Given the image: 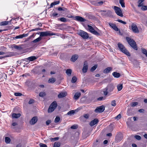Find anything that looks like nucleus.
Returning <instances> with one entry per match:
<instances>
[{
  "instance_id": "f257e3e1",
  "label": "nucleus",
  "mask_w": 147,
  "mask_h": 147,
  "mask_svg": "<svg viewBox=\"0 0 147 147\" xmlns=\"http://www.w3.org/2000/svg\"><path fill=\"white\" fill-rule=\"evenodd\" d=\"M40 34V37H44L47 36H51L52 35H56L59 36V34L58 33H54L51 32V31H47L46 32H41L39 33H37V34Z\"/></svg>"
},
{
  "instance_id": "f03ea898",
  "label": "nucleus",
  "mask_w": 147,
  "mask_h": 147,
  "mask_svg": "<svg viewBox=\"0 0 147 147\" xmlns=\"http://www.w3.org/2000/svg\"><path fill=\"white\" fill-rule=\"evenodd\" d=\"M117 45L120 51L128 56H130V54L123 44L118 43Z\"/></svg>"
},
{
  "instance_id": "7ed1b4c3",
  "label": "nucleus",
  "mask_w": 147,
  "mask_h": 147,
  "mask_svg": "<svg viewBox=\"0 0 147 147\" xmlns=\"http://www.w3.org/2000/svg\"><path fill=\"white\" fill-rule=\"evenodd\" d=\"M126 38L129 45L132 47L135 50L138 49L136 43L134 40L128 37H126Z\"/></svg>"
},
{
  "instance_id": "20e7f679",
  "label": "nucleus",
  "mask_w": 147,
  "mask_h": 147,
  "mask_svg": "<svg viewBox=\"0 0 147 147\" xmlns=\"http://www.w3.org/2000/svg\"><path fill=\"white\" fill-rule=\"evenodd\" d=\"M78 34L84 39H87L89 37L87 33L82 30H80L79 31Z\"/></svg>"
},
{
  "instance_id": "39448f33",
  "label": "nucleus",
  "mask_w": 147,
  "mask_h": 147,
  "mask_svg": "<svg viewBox=\"0 0 147 147\" xmlns=\"http://www.w3.org/2000/svg\"><path fill=\"white\" fill-rule=\"evenodd\" d=\"M57 106V102L55 101L53 102L50 106L48 109V112L51 113L53 111Z\"/></svg>"
},
{
  "instance_id": "423d86ee",
  "label": "nucleus",
  "mask_w": 147,
  "mask_h": 147,
  "mask_svg": "<svg viewBox=\"0 0 147 147\" xmlns=\"http://www.w3.org/2000/svg\"><path fill=\"white\" fill-rule=\"evenodd\" d=\"M57 106V102L55 101L53 102L50 106L48 109V112L51 113L53 111Z\"/></svg>"
},
{
  "instance_id": "0eeeda50",
  "label": "nucleus",
  "mask_w": 147,
  "mask_h": 147,
  "mask_svg": "<svg viewBox=\"0 0 147 147\" xmlns=\"http://www.w3.org/2000/svg\"><path fill=\"white\" fill-rule=\"evenodd\" d=\"M113 9L117 15L121 17L123 16L122 12L120 8L117 6H114L113 7Z\"/></svg>"
},
{
  "instance_id": "6e6552de",
  "label": "nucleus",
  "mask_w": 147,
  "mask_h": 147,
  "mask_svg": "<svg viewBox=\"0 0 147 147\" xmlns=\"http://www.w3.org/2000/svg\"><path fill=\"white\" fill-rule=\"evenodd\" d=\"M87 27L88 29L90 32L96 35L99 36L100 35V34L96 31L92 26L88 25Z\"/></svg>"
},
{
  "instance_id": "1a4fd4ad",
  "label": "nucleus",
  "mask_w": 147,
  "mask_h": 147,
  "mask_svg": "<svg viewBox=\"0 0 147 147\" xmlns=\"http://www.w3.org/2000/svg\"><path fill=\"white\" fill-rule=\"evenodd\" d=\"M105 109V108L104 106H101L97 107L94 111L96 113L102 112Z\"/></svg>"
},
{
  "instance_id": "9d476101",
  "label": "nucleus",
  "mask_w": 147,
  "mask_h": 147,
  "mask_svg": "<svg viewBox=\"0 0 147 147\" xmlns=\"http://www.w3.org/2000/svg\"><path fill=\"white\" fill-rule=\"evenodd\" d=\"M131 29L132 31L135 33H138L139 30L137 26L135 24L133 23L131 25Z\"/></svg>"
},
{
  "instance_id": "9b49d317",
  "label": "nucleus",
  "mask_w": 147,
  "mask_h": 147,
  "mask_svg": "<svg viewBox=\"0 0 147 147\" xmlns=\"http://www.w3.org/2000/svg\"><path fill=\"white\" fill-rule=\"evenodd\" d=\"M114 88L113 85L112 84H110L108 85L107 86L106 88L107 89L108 92L109 93L111 92L113 90Z\"/></svg>"
},
{
  "instance_id": "f8f14e48",
  "label": "nucleus",
  "mask_w": 147,
  "mask_h": 147,
  "mask_svg": "<svg viewBox=\"0 0 147 147\" xmlns=\"http://www.w3.org/2000/svg\"><path fill=\"white\" fill-rule=\"evenodd\" d=\"M123 136L121 134H118L115 137V141L117 142H120L123 139Z\"/></svg>"
},
{
  "instance_id": "ddd939ff",
  "label": "nucleus",
  "mask_w": 147,
  "mask_h": 147,
  "mask_svg": "<svg viewBox=\"0 0 147 147\" xmlns=\"http://www.w3.org/2000/svg\"><path fill=\"white\" fill-rule=\"evenodd\" d=\"M37 117L36 116L34 117L30 121V123L31 125H34L37 122Z\"/></svg>"
},
{
  "instance_id": "4468645a",
  "label": "nucleus",
  "mask_w": 147,
  "mask_h": 147,
  "mask_svg": "<svg viewBox=\"0 0 147 147\" xmlns=\"http://www.w3.org/2000/svg\"><path fill=\"white\" fill-rule=\"evenodd\" d=\"M109 26L113 28L116 31H118L119 30L118 28L117 27V26L115 24L111 22L109 23Z\"/></svg>"
},
{
  "instance_id": "2eb2a0df",
  "label": "nucleus",
  "mask_w": 147,
  "mask_h": 147,
  "mask_svg": "<svg viewBox=\"0 0 147 147\" xmlns=\"http://www.w3.org/2000/svg\"><path fill=\"white\" fill-rule=\"evenodd\" d=\"M75 20L78 21L84 22L86 21V20L82 17L76 16L75 17Z\"/></svg>"
},
{
  "instance_id": "dca6fc26",
  "label": "nucleus",
  "mask_w": 147,
  "mask_h": 147,
  "mask_svg": "<svg viewBox=\"0 0 147 147\" xmlns=\"http://www.w3.org/2000/svg\"><path fill=\"white\" fill-rule=\"evenodd\" d=\"M98 121V119H95L90 122V125L91 126H92L96 124Z\"/></svg>"
},
{
  "instance_id": "f3484780",
  "label": "nucleus",
  "mask_w": 147,
  "mask_h": 147,
  "mask_svg": "<svg viewBox=\"0 0 147 147\" xmlns=\"http://www.w3.org/2000/svg\"><path fill=\"white\" fill-rule=\"evenodd\" d=\"M28 36V34H22L21 35H20L18 36H16L15 37L14 39H20V38H22L24 37H26Z\"/></svg>"
},
{
  "instance_id": "a211bd4d",
  "label": "nucleus",
  "mask_w": 147,
  "mask_h": 147,
  "mask_svg": "<svg viewBox=\"0 0 147 147\" xmlns=\"http://www.w3.org/2000/svg\"><path fill=\"white\" fill-rule=\"evenodd\" d=\"M67 93L66 92H61L58 95V97L59 98H62L67 95Z\"/></svg>"
},
{
  "instance_id": "6ab92c4d",
  "label": "nucleus",
  "mask_w": 147,
  "mask_h": 147,
  "mask_svg": "<svg viewBox=\"0 0 147 147\" xmlns=\"http://www.w3.org/2000/svg\"><path fill=\"white\" fill-rule=\"evenodd\" d=\"M112 68L111 67H108L104 69L103 72L105 74L109 73L112 70Z\"/></svg>"
},
{
  "instance_id": "aec40b11",
  "label": "nucleus",
  "mask_w": 147,
  "mask_h": 147,
  "mask_svg": "<svg viewBox=\"0 0 147 147\" xmlns=\"http://www.w3.org/2000/svg\"><path fill=\"white\" fill-rule=\"evenodd\" d=\"M81 94L80 92H76L74 96V98L75 100H77L80 96Z\"/></svg>"
},
{
  "instance_id": "412c9836",
  "label": "nucleus",
  "mask_w": 147,
  "mask_h": 147,
  "mask_svg": "<svg viewBox=\"0 0 147 147\" xmlns=\"http://www.w3.org/2000/svg\"><path fill=\"white\" fill-rule=\"evenodd\" d=\"M88 69V65L85 63L84 65V67L82 69V71L84 73H86Z\"/></svg>"
},
{
  "instance_id": "4be33fe9",
  "label": "nucleus",
  "mask_w": 147,
  "mask_h": 147,
  "mask_svg": "<svg viewBox=\"0 0 147 147\" xmlns=\"http://www.w3.org/2000/svg\"><path fill=\"white\" fill-rule=\"evenodd\" d=\"M112 75L115 78H119L120 76V74L118 72H114L112 74Z\"/></svg>"
},
{
  "instance_id": "5701e85b",
  "label": "nucleus",
  "mask_w": 147,
  "mask_h": 147,
  "mask_svg": "<svg viewBox=\"0 0 147 147\" xmlns=\"http://www.w3.org/2000/svg\"><path fill=\"white\" fill-rule=\"evenodd\" d=\"M78 56L76 55H73L71 59V60L73 62L75 61L78 58Z\"/></svg>"
},
{
  "instance_id": "b1692460",
  "label": "nucleus",
  "mask_w": 147,
  "mask_h": 147,
  "mask_svg": "<svg viewBox=\"0 0 147 147\" xmlns=\"http://www.w3.org/2000/svg\"><path fill=\"white\" fill-rule=\"evenodd\" d=\"M5 53L7 54V55L4 57H11L13 56L14 55V53L13 52H8L7 53Z\"/></svg>"
},
{
  "instance_id": "393cba45",
  "label": "nucleus",
  "mask_w": 147,
  "mask_h": 147,
  "mask_svg": "<svg viewBox=\"0 0 147 147\" xmlns=\"http://www.w3.org/2000/svg\"><path fill=\"white\" fill-rule=\"evenodd\" d=\"M21 116V114L20 113H13L12 115V117L13 118H18L20 117Z\"/></svg>"
},
{
  "instance_id": "a878e982",
  "label": "nucleus",
  "mask_w": 147,
  "mask_h": 147,
  "mask_svg": "<svg viewBox=\"0 0 147 147\" xmlns=\"http://www.w3.org/2000/svg\"><path fill=\"white\" fill-rule=\"evenodd\" d=\"M37 59L36 57L34 56H31L27 58V59L30 61H33Z\"/></svg>"
},
{
  "instance_id": "bb28decb",
  "label": "nucleus",
  "mask_w": 147,
  "mask_h": 147,
  "mask_svg": "<svg viewBox=\"0 0 147 147\" xmlns=\"http://www.w3.org/2000/svg\"><path fill=\"white\" fill-rule=\"evenodd\" d=\"M76 111V110L70 111L67 113V114L70 116L71 115L74 114Z\"/></svg>"
},
{
  "instance_id": "cd10ccee",
  "label": "nucleus",
  "mask_w": 147,
  "mask_h": 147,
  "mask_svg": "<svg viewBox=\"0 0 147 147\" xmlns=\"http://www.w3.org/2000/svg\"><path fill=\"white\" fill-rule=\"evenodd\" d=\"M71 72L72 70L71 69H68L66 70V73L68 76H70L71 75Z\"/></svg>"
},
{
  "instance_id": "c85d7f7f",
  "label": "nucleus",
  "mask_w": 147,
  "mask_h": 147,
  "mask_svg": "<svg viewBox=\"0 0 147 147\" xmlns=\"http://www.w3.org/2000/svg\"><path fill=\"white\" fill-rule=\"evenodd\" d=\"M119 2L122 7H125L124 0H119Z\"/></svg>"
},
{
  "instance_id": "c756f323",
  "label": "nucleus",
  "mask_w": 147,
  "mask_h": 147,
  "mask_svg": "<svg viewBox=\"0 0 147 147\" xmlns=\"http://www.w3.org/2000/svg\"><path fill=\"white\" fill-rule=\"evenodd\" d=\"M56 80L55 78H52L49 79L48 82L49 83H53Z\"/></svg>"
},
{
  "instance_id": "7c9ffc66",
  "label": "nucleus",
  "mask_w": 147,
  "mask_h": 147,
  "mask_svg": "<svg viewBox=\"0 0 147 147\" xmlns=\"http://www.w3.org/2000/svg\"><path fill=\"white\" fill-rule=\"evenodd\" d=\"M117 88L118 91L121 90L123 88V85L122 84H119L117 86Z\"/></svg>"
},
{
  "instance_id": "2f4dec72",
  "label": "nucleus",
  "mask_w": 147,
  "mask_h": 147,
  "mask_svg": "<svg viewBox=\"0 0 147 147\" xmlns=\"http://www.w3.org/2000/svg\"><path fill=\"white\" fill-rule=\"evenodd\" d=\"M144 1V0H139L138 2L139 3L138 6V7H142L143 6V3H142Z\"/></svg>"
},
{
  "instance_id": "473e14b6",
  "label": "nucleus",
  "mask_w": 147,
  "mask_h": 147,
  "mask_svg": "<svg viewBox=\"0 0 147 147\" xmlns=\"http://www.w3.org/2000/svg\"><path fill=\"white\" fill-rule=\"evenodd\" d=\"M11 141L10 138L8 137H5V141L6 143L9 144Z\"/></svg>"
},
{
  "instance_id": "72a5a7b5",
  "label": "nucleus",
  "mask_w": 147,
  "mask_h": 147,
  "mask_svg": "<svg viewBox=\"0 0 147 147\" xmlns=\"http://www.w3.org/2000/svg\"><path fill=\"white\" fill-rule=\"evenodd\" d=\"M8 24V21H4L0 23V26H5L7 25Z\"/></svg>"
},
{
  "instance_id": "f704fd0d",
  "label": "nucleus",
  "mask_w": 147,
  "mask_h": 147,
  "mask_svg": "<svg viewBox=\"0 0 147 147\" xmlns=\"http://www.w3.org/2000/svg\"><path fill=\"white\" fill-rule=\"evenodd\" d=\"M42 39L41 38L40 36L38 38H36V39L34 40L33 42L34 43L37 42H39Z\"/></svg>"
},
{
  "instance_id": "c9c22d12",
  "label": "nucleus",
  "mask_w": 147,
  "mask_h": 147,
  "mask_svg": "<svg viewBox=\"0 0 147 147\" xmlns=\"http://www.w3.org/2000/svg\"><path fill=\"white\" fill-rule=\"evenodd\" d=\"M103 94L105 96H106L109 93L106 88L103 90Z\"/></svg>"
},
{
  "instance_id": "e433bc0d",
  "label": "nucleus",
  "mask_w": 147,
  "mask_h": 147,
  "mask_svg": "<svg viewBox=\"0 0 147 147\" xmlns=\"http://www.w3.org/2000/svg\"><path fill=\"white\" fill-rule=\"evenodd\" d=\"M77 80V79L76 77L74 76L72 78L71 82L73 83H75L76 82Z\"/></svg>"
},
{
  "instance_id": "4c0bfd02",
  "label": "nucleus",
  "mask_w": 147,
  "mask_h": 147,
  "mask_svg": "<svg viewBox=\"0 0 147 147\" xmlns=\"http://www.w3.org/2000/svg\"><path fill=\"white\" fill-rule=\"evenodd\" d=\"M60 146V143L59 142H55L54 144V147H59Z\"/></svg>"
},
{
  "instance_id": "58836bf2",
  "label": "nucleus",
  "mask_w": 147,
  "mask_h": 147,
  "mask_svg": "<svg viewBox=\"0 0 147 147\" xmlns=\"http://www.w3.org/2000/svg\"><path fill=\"white\" fill-rule=\"evenodd\" d=\"M97 65H96L94 66H93L92 67H91V68L90 69V71H94V70H95L97 68Z\"/></svg>"
},
{
  "instance_id": "ea45409f",
  "label": "nucleus",
  "mask_w": 147,
  "mask_h": 147,
  "mask_svg": "<svg viewBox=\"0 0 147 147\" xmlns=\"http://www.w3.org/2000/svg\"><path fill=\"white\" fill-rule=\"evenodd\" d=\"M59 137H57L54 138H50V140L52 142L57 141L59 139Z\"/></svg>"
},
{
  "instance_id": "a19ab883",
  "label": "nucleus",
  "mask_w": 147,
  "mask_h": 147,
  "mask_svg": "<svg viewBox=\"0 0 147 147\" xmlns=\"http://www.w3.org/2000/svg\"><path fill=\"white\" fill-rule=\"evenodd\" d=\"M60 120V118L59 117L57 116L55 118L54 121L55 123H57Z\"/></svg>"
},
{
  "instance_id": "79ce46f5",
  "label": "nucleus",
  "mask_w": 147,
  "mask_h": 147,
  "mask_svg": "<svg viewBox=\"0 0 147 147\" xmlns=\"http://www.w3.org/2000/svg\"><path fill=\"white\" fill-rule=\"evenodd\" d=\"M60 20L63 22H65L67 21L66 19L63 17L61 18L60 19Z\"/></svg>"
},
{
  "instance_id": "37998d69",
  "label": "nucleus",
  "mask_w": 147,
  "mask_h": 147,
  "mask_svg": "<svg viewBox=\"0 0 147 147\" xmlns=\"http://www.w3.org/2000/svg\"><path fill=\"white\" fill-rule=\"evenodd\" d=\"M103 12H107L106 15H109L112 14V12L110 10H108L107 11H103Z\"/></svg>"
},
{
  "instance_id": "c03bdc74",
  "label": "nucleus",
  "mask_w": 147,
  "mask_h": 147,
  "mask_svg": "<svg viewBox=\"0 0 147 147\" xmlns=\"http://www.w3.org/2000/svg\"><path fill=\"white\" fill-rule=\"evenodd\" d=\"M134 137L137 140H140L141 139V137L139 135H136L134 136Z\"/></svg>"
},
{
  "instance_id": "a18cd8bd",
  "label": "nucleus",
  "mask_w": 147,
  "mask_h": 147,
  "mask_svg": "<svg viewBox=\"0 0 147 147\" xmlns=\"http://www.w3.org/2000/svg\"><path fill=\"white\" fill-rule=\"evenodd\" d=\"M138 104V103L137 102H133L131 103V107H134L137 105Z\"/></svg>"
},
{
  "instance_id": "49530a36",
  "label": "nucleus",
  "mask_w": 147,
  "mask_h": 147,
  "mask_svg": "<svg viewBox=\"0 0 147 147\" xmlns=\"http://www.w3.org/2000/svg\"><path fill=\"white\" fill-rule=\"evenodd\" d=\"M111 105L113 106H115L116 105V101L115 100H113L111 102Z\"/></svg>"
},
{
  "instance_id": "de8ad7c7",
  "label": "nucleus",
  "mask_w": 147,
  "mask_h": 147,
  "mask_svg": "<svg viewBox=\"0 0 147 147\" xmlns=\"http://www.w3.org/2000/svg\"><path fill=\"white\" fill-rule=\"evenodd\" d=\"M142 10L145 11L147 10V6H143L141 8Z\"/></svg>"
},
{
  "instance_id": "09e8293b",
  "label": "nucleus",
  "mask_w": 147,
  "mask_h": 147,
  "mask_svg": "<svg viewBox=\"0 0 147 147\" xmlns=\"http://www.w3.org/2000/svg\"><path fill=\"white\" fill-rule=\"evenodd\" d=\"M117 21L121 23L124 24H126V23L125 22H124L120 20H117Z\"/></svg>"
},
{
  "instance_id": "8fccbe9b",
  "label": "nucleus",
  "mask_w": 147,
  "mask_h": 147,
  "mask_svg": "<svg viewBox=\"0 0 147 147\" xmlns=\"http://www.w3.org/2000/svg\"><path fill=\"white\" fill-rule=\"evenodd\" d=\"M41 30L40 28H36L33 29L31 30H30V32L34 31H38V30Z\"/></svg>"
},
{
  "instance_id": "3c124183",
  "label": "nucleus",
  "mask_w": 147,
  "mask_h": 147,
  "mask_svg": "<svg viewBox=\"0 0 147 147\" xmlns=\"http://www.w3.org/2000/svg\"><path fill=\"white\" fill-rule=\"evenodd\" d=\"M45 92H41L39 93V95L40 96L43 97L45 95Z\"/></svg>"
},
{
  "instance_id": "603ef678",
  "label": "nucleus",
  "mask_w": 147,
  "mask_h": 147,
  "mask_svg": "<svg viewBox=\"0 0 147 147\" xmlns=\"http://www.w3.org/2000/svg\"><path fill=\"white\" fill-rule=\"evenodd\" d=\"M121 117V115L119 114L115 117V118L117 120H119Z\"/></svg>"
},
{
  "instance_id": "864d4df0",
  "label": "nucleus",
  "mask_w": 147,
  "mask_h": 147,
  "mask_svg": "<svg viewBox=\"0 0 147 147\" xmlns=\"http://www.w3.org/2000/svg\"><path fill=\"white\" fill-rule=\"evenodd\" d=\"M142 53L145 55L147 53V51H146L145 49H142Z\"/></svg>"
},
{
  "instance_id": "5fc2aeb1",
  "label": "nucleus",
  "mask_w": 147,
  "mask_h": 147,
  "mask_svg": "<svg viewBox=\"0 0 147 147\" xmlns=\"http://www.w3.org/2000/svg\"><path fill=\"white\" fill-rule=\"evenodd\" d=\"M52 15H53V16L54 17H56V16L58 17L59 16V15L58 14L56 13H53Z\"/></svg>"
},
{
  "instance_id": "6e6d98bb",
  "label": "nucleus",
  "mask_w": 147,
  "mask_h": 147,
  "mask_svg": "<svg viewBox=\"0 0 147 147\" xmlns=\"http://www.w3.org/2000/svg\"><path fill=\"white\" fill-rule=\"evenodd\" d=\"M39 145L40 147H47L46 144L41 143H40Z\"/></svg>"
},
{
  "instance_id": "4d7b16f0",
  "label": "nucleus",
  "mask_w": 147,
  "mask_h": 147,
  "mask_svg": "<svg viewBox=\"0 0 147 147\" xmlns=\"http://www.w3.org/2000/svg\"><path fill=\"white\" fill-rule=\"evenodd\" d=\"M105 99V98H103V97H99L97 99V100L98 101H101L104 100Z\"/></svg>"
},
{
  "instance_id": "13d9d810",
  "label": "nucleus",
  "mask_w": 147,
  "mask_h": 147,
  "mask_svg": "<svg viewBox=\"0 0 147 147\" xmlns=\"http://www.w3.org/2000/svg\"><path fill=\"white\" fill-rule=\"evenodd\" d=\"M15 95L16 96H20L22 95V94L20 93H16Z\"/></svg>"
},
{
  "instance_id": "bf43d9fd",
  "label": "nucleus",
  "mask_w": 147,
  "mask_h": 147,
  "mask_svg": "<svg viewBox=\"0 0 147 147\" xmlns=\"http://www.w3.org/2000/svg\"><path fill=\"white\" fill-rule=\"evenodd\" d=\"M84 117L86 119H88L89 117V115L88 114H86L84 115Z\"/></svg>"
},
{
  "instance_id": "052dcab7",
  "label": "nucleus",
  "mask_w": 147,
  "mask_h": 147,
  "mask_svg": "<svg viewBox=\"0 0 147 147\" xmlns=\"http://www.w3.org/2000/svg\"><path fill=\"white\" fill-rule=\"evenodd\" d=\"M51 122V120H48L46 122V124L47 125H48Z\"/></svg>"
},
{
  "instance_id": "680f3d73",
  "label": "nucleus",
  "mask_w": 147,
  "mask_h": 147,
  "mask_svg": "<svg viewBox=\"0 0 147 147\" xmlns=\"http://www.w3.org/2000/svg\"><path fill=\"white\" fill-rule=\"evenodd\" d=\"M77 126L75 125H72L71 127V129H76L77 128Z\"/></svg>"
},
{
  "instance_id": "e2e57ef3",
  "label": "nucleus",
  "mask_w": 147,
  "mask_h": 147,
  "mask_svg": "<svg viewBox=\"0 0 147 147\" xmlns=\"http://www.w3.org/2000/svg\"><path fill=\"white\" fill-rule=\"evenodd\" d=\"M34 102V100L33 99H30L28 102V104H31Z\"/></svg>"
},
{
  "instance_id": "0e129e2a",
  "label": "nucleus",
  "mask_w": 147,
  "mask_h": 147,
  "mask_svg": "<svg viewBox=\"0 0 147 147\" xmlns=\"http://www.w3.org/2000/svg\"><path fill=\"white\" fill-rule=\"evenodd\" d=\"M103 2L102 1H101L99 2L98 3V5H101L103 4Z\"/></svg>"
},
{
  "instance_id": "69168bd1",
  "label": "nucleus",
  "mask_w": 147,
  "mask_h": 147,
  "mask_svg": "<svg viewBox=\"0 0 147 147\" xmlns=\"http://www.w3.org/2000/svg\"><path fill=\"white\" fill-rule=\"evenodd\" d=\"M54 3L55 5L58 4L59 3V1H55L54 2Z\"/></svg>"
},
{
  "instance_id": "338daca9",
  "label": "nucleus",
  "mask_w": 147,
  "mask_h": 147,
  "mask_svg": "<svg viewBox=\"0 0 147 147\" xmlns=\"http://www.w3.org/2000/svg\"><path fill=\"white\" fill-rule=\"evenodd\" d=\"M138 111L140 113H144V110L142 109H140Z\"/></svg>"
},
{
  "instance_id": "774afa93",
  "label": "nucleus",
  "mask_w": 147,
  "mask_h": 147,
  "mask_svg": "<svg viewBox=\"0 0 147 147\" xmlns=\"http://www.w3.org/2000/svg\"><path fill=\"white\" fill-rule=\"evenodd\" d=\"M13 47L14 48L17 49H19L20 48V47L18 46L17 45H15V46H14Z\"/></svg>"
}]
</instances>
